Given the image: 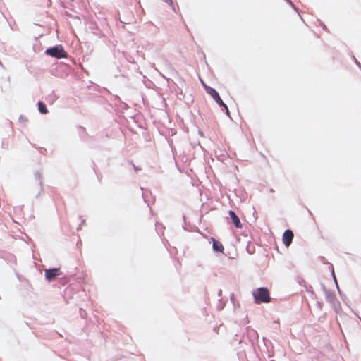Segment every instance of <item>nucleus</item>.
Instances as JSON below:
<instances>
[{"label": "nucleus", "instance_id": "f257e3e1", "mask_svg": "<svg viewBox=\"0 0 361 361\" xmlns=\"http://www.w3.org/2000/svg\"><path fill=\"white\" fill-rule=\"evenodd\" d=\"M253 296L257 303L268 302L270 297L268 290L266 288H259L253 292Z\"/></svg>", "mask_w": 361, "mask_h": 361}, {"label": "nucleus", "instance_id": "f03ea898", "mask_svg": "<svg viewBox=\"0 0 361 361\" xmlns=\"http://www.w3.org/2000/svg\"><path fill=\"white\" fill-rule=\"evenodd\" d=\"M45 53L47 55H49L52 57H55L57 59H61L66 56V52L63 47L61 45H57L51 48H48L45 51Z\"/></svg>", "mask_w": 361, "mask_h": 361}, {"label": "nucleus", "instance_id": "7ed1b4c3", "mask_svg": "<svg viewBox=\"0 0 361 361\" xmlns=\"http://www.w3.org/2000/svg\"><path fill=\"white\" fill-rule=\"evenodd\" d=\"M322 290L325 294L326 301L331 304L336 310L337 306L339 307L340 304L339 302L336 300L334 293L327 290L324 286H322Z\"/></svg>", "mask_w": 361, "mask_h": 361}, {"label": "nucleus", "instance_id": "20e7f679", "mask_svg": "<svg viewBox=\"0 0 361 361\" xmlns=\"http://www.w3.org/2000/svg\"><path fill=\"white\" fill-rule=\"evenodd\" d=\"M205 90L207 92L211 95V97L216 101V102L220 106H226V104L223 102V100L221 99L219 93L216 91L215 89L210 87L209 86H207L204 85Z\"/></svg>", "mask_w": 361, "mask_h": 361}, {"label": "nucleus", "instance_id": "39448f33", "mask_svg": "<svg viewBox=\"0 0 361 361\" xmlns=\"http://www.w3.org/2000/svg\"><path fill=\"white\" fill-rule=\"evenodd\" d=\"M293 233L291 230H286L283 235V242L286 247H288L293 239Z\"/></svg>", "mask_w": 361, "mask_h": 361}, {"label": "nucleus", "instance_id": "423d86ee", "mask_svg": "<svg viewBox=\"0 0 361 361\" xmlns=\"http://www.w3.org/2000/svg\"><path fill=\"white\" fill-rule=\"evenodd\" d=\"M59 269L54 268L45 270V277L49 281H51L54 279H55L59 275Z\"/></svg>", "mask_w": 361, "mask_h": 361}, {"label": "nucleus", "instance_id": "0eeeda50", "mask_svg": "<svg viewBox=\"0 0 361 361\" xmlns=\"http://www.w3.org/2000/svg\"><path fill=\"white\" fill-rule=\"evenodd\" d=\"M228 214L235 226L238 228H240L242 227V224L236 214L232 210H230Z\"/></svg>", "mask_w": 361, "mask_h": 361}, {"label": "nucleus", "instance_id": "6e6552de", "mask_svg": "<svg viewBox=\"0 0 361 361\" xmlns=\"http://www.w3.org/2000/svg\"><path fill=\"white\" fill-rule=\"evenodd\" d=\"M212 249L214 252H223L224 251V246L222 243L214 238H212Z\"/></svg>", "mask_w": 361, "mask_h": 361}, {"label": "nucleus", "instance_id": "1a4fd4ad", "mask_svg": "<svg viewBox=\"0 0 361 361\" xmlns=\"http://www.w3.org/2000/svg\"><path fill=\"white\" fill-rule=\"evenodd\" d=\"M38 110L42 114H46L48 113L46 105L42 102H39L38 104Z\"/></svg>", "mask_w": 361, "mask_h": 361}, {"label": "nucleus", "instance_id": "9d476101", "mask_svg": "<svg viewBox=\"0 0 361 361\" xmlns=\"http://www.w3.org/2000/svg\"><path fill=\"white\" fill-rule=\"evenodd\" d=\"M332 274H333V276H334V281H335V282H336V286H337L338 290V292L341 293V291H340V289H339V287H338V284L337 283L336 279V276H335V275H334V271H332Z\"/></svg>", "mask_w": 361, "mask_h": 361}, {"label": "nucleus", "instance_id": "9b49d317", "mask_svg": "<svg viewBox=\"0 0 361 361\" xmlns=\"http://www.w3.org/2000/svg\"><path fill=\"white\" fill-rule=\"evenodd\" d=\"M223 107H224V108L225 109V110H226V115H227L228 117H230V118H231V116H230V113H229V110H228V109L227 105L226 104V106H223Z\"/></svg>", "mask_w": 361, "mask_h": 361}, {"label": "nucleus", "instance_id": "f8f14e48", "mask_svg": "<svg viewBox=\"0 0 361 361\" xmlns=\"http://www.w3.org/2000/svg\"><path fill=\"white\" fill-rule=\"evenodd\" d=\"M290 5L292 7L294 8L295 10H296V8L295 7V6L293 5V2L290 1V0H286Z\"/></svg>", "mask_w": 361, "mask_h": 361}, {"label": "nucleus", "instance_id": "ddd939ff", "mask_svg": "<svg viewBox=\"0 0 361 361\" xmlns=\"http://www.w3.org/2000/svg\"><path fill=\"white\" fill-rule=\"evenodd\" d=\"M35 176L37 178H39H39H40V174H39V172H36V173H35Z\"/></svg>", "mask_w": 361, "mask_h": 361}, {"label": "nucleus", "instance_id": "4468645a", "mask_svg": "<svg viewBox=\"0 0 361 361\" xmlns=\"http://www.w3.org/2000/svg\"><path fill=\"white\" fill-rule=\"evenodd\" d=\"M165 2H168L169 4H172V0H163Z\"/></svg>", "mask_w": 361, "mask_h": 361}, {"label": "nucleus", "instance_id": "2eb2a0df", "mask_svg": "<svg viewBox=\"0 0 361 361\" xmlns=\"http://www.w3.org/2000/svg\"><path fill=\"white\" fill-rule=\"evenodd\" d=\"M355 63L360 67V63L357 61V59L354 57Z\"/></svg>", "mask_w": 361, "mask_h": 361}]
</instances>
